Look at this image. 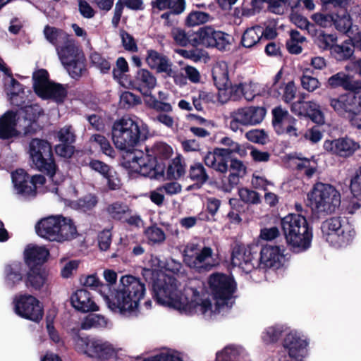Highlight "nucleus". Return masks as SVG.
Returning a JSON list of instances; mask_svg holds the SVG:
<instances>
[{
    "mask_svg": "<svg viewBox=\"0 0 361 361\" xmlns=\"http://www.w3.org/2000/svg\"><path fill=\"white\" fill-rule=\"evenodd\" d=\"M171 37L176 44L180 47L191 45L194 47L198 46V30L197 32H185L180 27H173L171 30Z\"/></svg>",
    "mask_w": 361,
    "mask_h": 361,
    "instance_id": "c9c22d12",
    "label": "nucleus"
},
{
    "mask_svg": "<svg viewBox=\"0 0 361 361\" xmlns=\"http://www.w3.org/2000/svg\"><path fill=\"white\" fill-rule=\"evenodd\" d=\"M312 212L318 216H325L336 212L341 204V195L332 185L316 183L307 195Z\"/></svg>",
    "mask_w": 361,
    "mask_h": 361,
    "instance_id": "0eeeda50",
    "label": "nucleus"
},
{
    "mask_svg": "<svg viewBox=\"0 0 361 361\" xmlns=\"http://www.w3.org/2000/svg\"><path fill=\"white\" fill-rule=\"evenodd\" d=\"M78 235L77 228L73 220L60 215V223L55 241L71 240L75 238Z\"/></svg>",
    "mask_w": 361,
    "mask_h": 361,
    "instance_id": "72a5a7b5",
    "label": "nucleus"
},
{
    "mask_svg": "<svg viewBox=\"0 0 361 361\" xmlns=\"http://www.w3.org/2000/svg\"><path fill=\"white\" fill-rule=\"evenodd\" d=\"M238 195L240 200L243 203L257 204L261 202L259 194L247 188H242L239 189Z\"/></svg>",
    "mask_w": 361,
    "mask_h": 361,
    "instance_id": "13d9d810",
    "label": "nucleus"
},
{
    "mask_svg": "<svg viewBox=\"0 0 361 361\" xmlns=\"http://www.w3.org/2000/svg\"><path fill=\"white\" fill-rule=\"evenodd\" d=\"M148 126L142 121L123 116L112 126V140L116 147L126 154L134 152L135 147L145 141L149 136Z\"/></svg>",
    "mask_w": 361,
    "mask_h": 361,
    "instance_id": "7ed1b4c3",
    "label": "nucleus"
},
{
    "mask_svg": "<svg viewBox=\"0 0 361 361\" xmlns=\"http://www.w3.org/2000/svg\"><path fill=\"white\" fill-rule=\"evenodd\" d=\"M104 277L108 283L100 285L99 293L108 307L123 316L136 315L140 302L145 295V283L140 278L125 275L121 278L118 288L112 290V286L117 281L116 272L111 269L104 270Z\"/></svg>",
    "mask_w": 361,
    "mask_h": 361,
    "instance_id": "f257e3e1",
    "label": "nucleus"
},
{
    "mask_svg": "<svg viewBox=\"0 0 361 361\" xmlns=\"http://www.w3.org/2000/svg\"><path fill=\"white\" fill-rule=\"evenodd\" d=\"M354 43L346 40L340 44H335L332 47L331 55L338 61H345L350 59L354 53Z\"/></svg>",
    "mask_w": 361,
    "mask_h": 361,
    "instance_id": "c03bdc74",
    "label": "nucleus"
},
{
    "mask_svg": "<svg viewBox=\"0 0 361 361\" xmlns=\"http://www.w3.org/2000/svg\"><path fill=\"white\" fill-rule=\"evenodd\" d=\"M60 223V215L42 219L35 226L37 234L50 241H55Z\"/></svg>",
    "mask_w": 361,
    "mask_h": 361,
    "instance_id": "cd10ccee",
    "label": "nucleus"
},
{
    "mask_svg": "<svg viewBox=\"0 0 361 361\" xmlns=\"http://www.w3.org/2000/svg\"><path fill=\"white\" fill-rule=\"evenodd\" d=\"M147 153L135 150L129 152L123 156V166L131 171L139 173L145 177L159 178L163 176L166 165L157 162L146 147Z\"/></svg>",
    "mask_w": 361,
    "mask_h": 361,
    "instance_id": "6e6552de",
    "label": "nucleus"
},
{
    "mask_svg": "<svg viewBox=\"0 0 361 361\" xmlns=\"http://www.w3.org/2000/svg\"><path fill=\"white\" fill-rule=\"evenodd\" d=\"M269 39H271V25H268L265 28L255 25L243 32L240 44L244 47L251 48Z\"/></svg>",
    "mask_w": 361,
    "mask_h": 361,
    "instance_id": "5701e85b",
    "label": "nucleus"
},
{
    "mask_svg": "<svg viewBox=\"0 0 361 361\" xmlns=\"http://www.w3.org/2000/svg\"><path fill=\"white\" fill-rule=\"evenodd\" d=\"M189 178L195 182L190 188H200L208 181L209 176L203 164L200 162H195L190 167Z\"/></svg>",
    "mask_w": 361,
    "mask_h": 361,
    "instance_id": "a19ab883",
    "label": "nucleus"
},
{
    "mask_svg": "<svg viewBox=\"0 0 361 361\" xmlns=\"http://www.w3.org/2000/svg\"><path fill=\"white\" fill-rule=\"evenodd\" d=\"M98 202L99 198L97 195L88 193L78 199L75 205L78 209L87 212L94 209L97 205Z\"/></svg>",
    "mask_w": 361,
    "mask_h": 361,
    "instance_id": "3c124183",
    "label": "nucleus"
},
{
    "mask_svg": "<svg viewBox=\"0 0 361 361\" xmlns=\"http://www.w3.org/2000/svg\"><path fill=\"white\" fill-rule=\"evenodd\" d=\"M72 306L81 312H96L99 310V306L92 300L90 292L85 288L77 290L71 297Z\"/></svg>",
    "mask_w": 361,
    "mask_h": 361,
    "instance_id": "a878e982",
    "label": "nucleus"
},
{
    "mask_svg": "<svg viewBox=\"0 0 361 361\" xmlns=\"http://www.w3.org/2000/svg\"><path fill=\"white\" fill-rule=\"evenodd\" d=\"M214 83L219 90H226L230 85L228 73L226 69L214 70L212 71Z\"/></svg>",
    "mask_w": 361,
    "mask_h": 361,
    "instance_id": "4d7b16f0",
    "label": "nucleus"
},
{
    "mask_svg": "<svg viewBox=\"0 0 361 361\" xmlns=\"http://www.w3.org/2000/svg\"><path fill=\"white\" fill-rule=\"evenodd\" d=\"M44 33L47 41L56 47L61 63L70 76L79 79L86 71L85 57L75 45V39L64 30L49 25L44 27Z\"/></svg>",
    "mask_w": 361,
    "mask_h": 361,
    "instance_id": "f03ea898",
    "label": "nucleus"
},
{
    "mask_svg": "<svg viewBox=\"0 0 361 361\" xmlns=\"http://www.w3.org/2000/svg\"><path fill=\"white\" fill-rule=\"evenodd\" d=\"M324 239L334 247L348 245L355 235L353 226L339 217H333L324 221L321 226Z\"/></svg>",
    "mask_w": 361,
    "mask_h": 361,
    "instance_id": "9b49d317",
    "label": "nucleus"
},
{
    "mask_svg": "<svg viewBox=\"0 0 361 361\" xmlns=\"http://www.w3.org/2000/svg\"><path fill=\"white\" fill-rule=\"evenodd\" d=\"M324 149L333 154L341 157H348L360 148L358 142L348 137L324 142Z\"/></svg>",
    "mask_w": 361,
    "mask_h": 361,
    "instance_id": "4be33fe9",
    "label": "nucleus"
},
{
    "mask_svg": "<svg viewBox=\"0 0 361 361\" xmlns=\"http://www.w3.org/2000/svg\"><path fill=\"white\" fill-rule=\"evenodd\" d=\"M12 181L18 194L35 197V188L31 189L30 175L24 169H18L12 173Z\"/></svg>",
    "mask_w": 361,
    "mask_h": 361,
    "instance_id": "2f4dec72",
    "label": "nucleus"
},
{
    "mask_svg": "<svg viewBox=\"0 0 361 361\" xmlns=\"http://www.w3.org/2000/svg\"><path fill=\"white\" fill-rule=\"evenodd\" d=\"M333 25L338 31L349 34L353 22L350 16L346 11H343L341 13H334Z\"/></svg>",
    "mask_w": 361,
    "mask_h": 361,
    "instance_id": "49530a36",
    "label": "nucleus"
},
{
    "mask_svg": "<svg viewBox=\"0 0 361 361\" xmlns=\"http://www.w3.org/2000/svg\"><path fill=\"white\" fill-rule=\"evenodd\" d=\"M44 113V109L37 104L27 105L23 108V111H20V114L23 115L25 120L28 121L30 123L37 122Z\"/></svg>",
    "mask_w": 361,
    "mask_h": 361,
    "instance_id": "864d4df0",
    "label": "nucleus"
},
{
    "mask_svg": "<svg viewBox=\"0 0 361 361\" xmlns=\"http://www.w3.org/2000/svg\"><path fill=\"white\" fill-rule=\"evenodd\" d=\"M125 87L137 90L144 96L150 95L157 85L156 77L145 68L138 69L135 75L128 78Z\"/></svg>",
    "mask_w": 361,
    "mask_h": 361,
    "instance_id": "f3484780",
    "label": "nucleus"
},
{
    "mask_svg": "<svg viewBox=\"0 0 361 361\" xmlns=\"http://www.w3.org/2000/svg\"><path fill=\"white\" fill-rule=\"evenodd\" d=\"M231 262L247 273L258 269L266 274L271 268V245L259 247L258 245L236 243L232 249Z\"/></svg>",
    "mask_w": 361,
    "mask_h": 361,
    "instance_id": "20e7f679",
    "label": "nucleus"
},
{
    "mask_svg": "<svg viewBox=\"0 0 361 361\" xmlns=\"http://www.w3.org/2000/svg\"><path fill=\"white\" fill-rule=\"evenodd\" d=\"M146 104L148 108L153 109L159 114L170 113L173 110L172 106L170 103L158 100L154 97H151V98L146 102Z\"/></svg>",
    "mask_w": 361,
    "mask_h": 361,
    "instance_id": "0e129e2a",
    "label": "nucleus"
},
{
    "mask_svg": "<svg viewBox=\"0 0 361 361\" xmlns=\"http://www.w3.org/2000/svg\"><path fill=\"white\" fill-rule=\"evenodd\" d=\"M14 310L19 317L35 322H39L44 315L40 302L31 295H22L14 300Z\"/></svg>",
    "mask_w": 361,
    "mask_h": 361,
    "instance_id": "dca6fc26",
    "label": "nucleus"
},
{
    "mask_svg": "<svg viewBox=\"0 0 361 361\" xmlns=\"http://www.w3.org/2000/svg\"><path fill=\"white\" fill-rule=\"evenodd\" d=\"M299 2H302L309 11L315 8L314 0H272V13L283 14L288 6L293 8L298 6Z\"/></svg>",
    "mask_w": 361,
    "mask_h": 361,
    "instance_id": "4c0bfd02",
    "label": "nucleus"
},
{
    "mask_svg": "<svg viewBox=\"0 0 361 361\" xmlns=\"http://www.w3.org/2000/svg\"><path fill=\"white\" fill-rule=\"evenodd\" d=\"M120 104L123 108L129 109L141 104V98L129 91H125L120 96Z\"/></svg>",
    "mask_w": 361,
    "mask_h": 361,
    "instance_id": "774afa93",
    "label": "nucleus"
},
{
    "mask_svg": "<svg viewBox=\"0 0 361 361\" xmlns=\"http://www.w3.org/2000/svg\"><path fill=\"white\" fill-rule=\"evenodd\" d=\"M50 255L49 250L45 246L29 244L24 252V261L27 267H44Z\"/></svg>",
    "mask_w": 361,
    "mask_h": 361,
    "instance_id": "393cba45",
    "label": "nucleus"
},
{
    "mask_svg": "<svg viewBox=\"0 0 361 361\" xmlns=\"http://www.w3.org/2000/svg\"><path fill=\"white\" fill-rule=\"evenodd\" d=\"M48 279V271L44 267H28L25 283L27 288L40 290Z\"/></svg>",
    "mask_w": 361,
    "mask_h": 361,
    "instance_id": "7c9ffc66",
    "label": "nucleus"
},
{
    "mask_svg": "<svg viewBox=\"0 0 361 361\" xmlns=\"http://www.w3.org/2000/svg\"><path fill=\"white\" fill-rule=\"evenodd\" d=\"M29 153L36 169L53 180L59 169L51 143L47 140L32 138L29 143Z\"/></svg>",
    "mask_w": 361,
    "mask_h": 361,
    "instance_id": "1a4fd4ad",
    "label": "nucleus"
},
{
    "mask_svg": "<svg viewBox=\"0 0 361 361\" xmlns=\"http://www.w3.org/2000/svg\"><path fill=\"white\" fill-rule=\"evenodd\" d=\"M209 19L210 15L208 13L192 11L187 16L185 25L188 27L200 25L206 23Z\"/></svg>",
    "mask_w": 361,
    "mask_h": 361,
    "instance_id": "5fc2aeb1",
    "label": "nucleus"
},
{
    "mask_svg": "<svg viewBox=\"0 0 361 361\" xmlns=\"http://www.w3.org/2000/svg\"><path fill=\"white\" fill-rule=\"evenodd\" d=\"M280 221L287 243L294 252H303L310 247L312 231L304 216L290 214Z\"/></svg>",
    "mask_w": 361,
    "mask_h": 361,
    "instance_id": "39448f33",
    "label": "nucleus"
},
{
    "mask_svg": "<svg viewBox=\"0 0 361 361\" xmlns=\"http://www.w3.org/2000/svg\"><path fill=\"white\" fill-rule=\"evenodd\" d=\"M266 109L250 106L233 111L230 114L229 128L233 132L243 131V128L259 124L266 115Z\"/></svg>",
    "mask_w": 361,
    "mask_h": 361,
    "instance_id": "4468645a",
    "label": "nucleus"
},
{
    "mask_svg": "<svg viewBox=\"0 0 361 361\" xmlns=\"http://www.w3.org/2000/svg\"><path fill=\"white\" fill-rule=\"evenodd\" d=\"M230 174L226 178V182L222 180V188L226 192H230L234 187L237 186L240 182V178H243L246 173V166L243 161L237 159L229 160Z\"/></svg>",
    "mask_w": 361,
    "mask_h": 361,
    "instance_id": "c85d7f7f",
    "label": "nucleus"
},
{
    "mask_svg": "<svg viewBox=\"0 0 361 361\" xmlns=\"http://www.w3.org/2000/svg\"><path fill=\"white\" fill-rule=\"evenodd\" d=\"M77 351L99 361H118L117 352L111 344L78 336L75 341Z\"/></svg>",
    "mask_w": 361,
    "mask_h": 361,
    "instance_id": "ddd939ff",
    "label": "nucleus"
},
{
    "mask_svg": "<svg viewBox=\"0 0 361 361\" xmlns=\"http://www.w3.org/2000/svg\"><path fill=\"white\" fill-rule=\"evenodd\" d=\"M106 211L114 220L122 221L125 216L131 213L129 206L123 202L116 201L107 206Z\"/></svg>",
    "mask_w": 361,
    "mask_h": 361,
    "instance_id": "79ce46f5",
    "label": "nucleus"
},
{
    "mask_svg": "<svg viewBox=\"0 0 361 361\" xmlns=\"http://www.w3.org/2000/svg\"><path fill=\"white\" fill-rule=\"evenodd\" d=\"M207 283L216 306L228 305L237 290V283L233 276L224 273L212 274L208 277Z\"/></svg>",
    "mask_w": 361,
    "mask_h": 361,
    "instance_id": "f8f14e48",
    "label": "nucleus"
},
{
    "mask_svg": "<svg viewBox=\"0 0 361 361\" xmlns=\"http://www.w3.org/2000/svg\"><path fill=\"white\" fill-rule=\"evenodd\" d=\"M129 71V66L127 61L124 57H118L116 62V67L113 68L112 74L115 80H116L122 86H125L128 82L130 75L126 73Z\"/></svg>",
    "mask_w": 361,
    "mask_h": 361,
    "instance_id": "37998d69",
    "label": "nucleus"
},
{
    "mask_svg": "<svg viewBox=\"0 0 361 361\" xmlns=\"http://www.w3.org/2000/svg\"><path fill=\"white\" fill-rule=\"evenodd\" d=\"M232 37L228 33L205 25L198 30V45L215 48L219 51L229 49Z\"/></svg>",
    "mask_w": 361,
    "mask_h": 361,
    "instance_id": "2eb2a0df",
    "label": "nucleus"
},
{
    "mask_svg": "<svg viewBox=\"0 0 361 361\" xmlns=\"http://www.w3.org/2000/svg\"><path fill=\"white\" fill-rule=\"evenodd\" d=\"M230 152L221 147H215L208 151L202 157L204 164L220 174H225L228 170L231 159Z\"/></svg>",
    "mask_w": 361,
    "mask_h": 361,
    "instance_id": "aec40b11",
    "label": "nucleus"
},
{
    "mask_svg": "<svg viewBox=\"0 0 361 361\" xmlns=\"http://www.w3.org/2000/svg\"><path fill=\"white\" fill-rule=\"evenodd\" d=\"M90 141L96 142L105 155L110 157H114L116 156L114 149L111 146L109 140L104 135L101 134L92 135Z\"/></svg>",
    "mask_w": 361,
    "mask_h": 361,
    "instance_id": "6e6d98bb",
    "label": "nucleus"
},
{
    "mask_svg": "<svg viewBox=\"0 0 361 361\" xmlns=\"http://www.w3.org/2000/svg\"><path fill=\"white\" fill-rule=\"evenodd\" d=\"M67 94V89L63 85L51 82L38 96L43 99H51L57 104H62Z\"/></svg>",
    "mask_w": 361,
    "mask_h": 361,
    "instance_id": "f704fd0d",
    "label": "nucleus"
},
{
    "mask_svg": "<svg viewBox=\"0 0 361 361\" xmlns=\"http://www.w3.org/2000/svg\"><path fill=\"white\" fill-rule=\"evenodd\" d=\"M327 85L331 88L342 87L343 89L350 91H354L357 88V85L352 81L350 76L342 71L329 78Z\"/></svg>",
    "mask_w": 361,
    "mask_h": 361,
    "instance_id": "ea45409f",
    "label": "nucleus"
},
{
    "mask_svg": "<svg viewBox=\"0 0 361 361\" xmlns=\"http://www.w3.org/2000/svg\"><path fill=\"white\" fill-rule=\"evenodd\" d=\"M125 6L134 11H140L144 9L142 0H125L123 3L116 2L114 16L111 20V23L114 28H117L118 27Z\"/></svg>",
    "mask_w": 361,
    "mask_h": 361,
    "instance_id": "58836bf2",
    "label": "nucleus"
},
{
    "mask_svg": "<svg viewBox=\"0 0 361 361\" xmlns=\"http://www.w3.org/2000/svg\"><path fill=\"white\" fill-rule=\"evenodd\" d=\"M337 41V37L332 34H326L321 32L317 39V43L318 47L323 50L329 49L332 51V47L335 46V43Z\"/></svg>",
    "mask_w": 361,
    "mask_h": 361,
    "instance_id": "680f3d73",
    "label": "nucleus"
},
{
    "mask_svg": "<svg viewBox=\"0 0 361 361\" xmlns=\"http://www.w3.org/2000/svg\"><path fill=\"white\" fill-rule=\"evenodd\" d=\"M212 253L211 247L204 246L195 254H184V262L188 267L196 269L200 272L209 271L213 267V264L205 262L208 258L212 257Z\"/></svg>",
    "mask_w": 361,
    "mask_h": 361,
    "instance_id": "bb28decb",
    "label": "nucleus"
},
{
    "mask_svg": "<svg viewBox=\"0 0 361 361\" xmlns=\"http://www.w3.org/2000/svg\"><path fill=\"white\" fill-rule=\"evenodd\" d=\"M152 157L157 159V162L165 164L168 161L172 154L171 147L164 142L156 143L153 147L149 150Z\"/></svg>",
    "mask_w": 361,
    "mask_h": 361,
    "instance_id": "a18cd8bd",
    "label": "nucleus"
},
{
    "mask_svg": "<svg viewBox=\"0 0 361 361\" xmlns=\"http://www.w3.org/2000/svg\"><path fill=\"white\" fill-rule=\"evenodd\" d=\"M296 94V87L293 81L288 82L286 85L280 87V91L275 92L274 96H282V99L288 103L291 102Z\"/></svg>",
    "mask_w": 361,
    "mask_h": 361,
    "instance_id": "052dcab7",
    "label": "nucleus"
},
{
    "mask_svg": "<svg viewBox=\"0 0 361 361\" xmlns=\"http://www.w3.org/2000/svg\"><path fill=\"white\" fill-rule=\"evenodd\" d=\"M288 255L283 246H272V269L277 270L286 267Z\"/></svg>",
    "mask_w": 361,
    "mask_h": 361,
    "instance_id": "09e8293b",
    "label": "nucleus"
},
{
    "mask_svg": "<svg viewBox=\"0 0 361 361\" xmlns=\"http://www.w3.org/2000/svg\"><path fill=\"white\" fill-rule=\"evenodd\" d=\"M215 361H251V360L244 348L230 344L216 353Z\"/></svg>",
    "mask_w": 361,
    "mask_h": 361,
    "instance_id": "c756f323",
    "label": "nucleus"
},
{
    "mask_svg": "<svg viewBox=\"0 0 361 361\" xmlns=\"http://www.w3.org/2000/svg\"><path fill=\"white\" fill-rule=\"evenodd\" d=\"M238 89L247 101H252L257 95H259L260 92L258 85L251 82L249 83L240 84Z\"/></svg>",
    "mask_w": 361,
    "mask_h": 361,
    "instance_id": "69168bd1",
    "label": "nucleus"
},
{
    "mask_svg": "<svg viewBox=\"0 0 361 361\" xmlns=\"http://www.w3.org/2000/svg\"><path fill=\"white\" fill-rule=\"evenodd\" d=\"M106 323L104 317L100 314H90L87 315L81 324L83 329H90L92 327H99Z\"/></svg>",
    "mask_w": 361,
    "mask_h": 361,
    "instance_id": "338daca9",
    "label": "nucleus"
},
{
    "mask_svg": "<svg viewBox=\"0 0 361 361\" xmlns=\"http://www.w3.org/2000/svg\"><path fill=\"white\" fill-rule=\"evenodd\" d=\"M146 62L152 69L157 70V73H165L168 76L174 78L176 82L177 81L178 76L173 71L172 63L166 56L159 53L156 50L149 49L147 50Z\"/></svg>",
    "mask_w": 361,
    "mask_h": 361,
    "instance_id": "b1692460",
    "label": "nucleus"
},
{
    "mask_svg": "<svg viewBox=\"0 0 361 361\" xmlns=\"http://www.w3.org/2000/svg\"><path fill=\"white\" fill-rule=\"evenodd\" d=\"M308 342L300 333L293 331L288 333L283 341V347L290 358L302 361L307 354Z\"/></svg>",
    "mask_w": 361,
    "mask_h": 361,
    "instance_id": "a211bd4d",
    "label": "nucleus"
},
{
    "mask_svg": "<svg viewBox=\"0 0 361 361\" xmlns=\"http://www.w3.org/2000/svg\"><path fill=\"white\" fill-rule=\"evenodd\" d=\"M329 106L340 116L347 118L355 127L361 128V97L360 92H348L329 98Z\"/></svg>",
    "mask_w": 361,
    "mask_h": 361,
    "instance_id": "9d476101",
    "label": "nucleus"
},
{
    "mask_svg": "<svg viewBox=\"0 0 361 361\" xmlns=\"http://www.w3.org/2000/svg\"><path fill=\"white\" fill-rule=\"evenodd\" d=\"M141 274L146 282L152 283L153 297L158 304L170 303L178 296V281L173 276L149 268H142Z\"/></svg>",
    "mask_w": 361,
    "mask_h": 361,
    "instance_id": "423d86ee",
    "label": "nucleus"
},
{
    "mask_svg": "<svg viewBox=\"0 0 361 361\" xmlns=\"http://www.w3.org/2000/svg\"><path fill=\"white\" fill-rule=\"evenodd\" d=\"M274 120L272 122L274 128L278 134L286 133L289 136L297 137L298 129L295 127L296 120L291 116L287 110L281 107L272 111Z\"/></svg>",
    "mask_w": 361,
    "mask_h": 361,
    "instance_id": "412c9836",
    "label": "nucleus"
},
{
    "mask_svg": "<svg viewBox=\"0 0 361 361\" xmlns=\"http://www.w3.org/2000/svg\"><path fill=\"white\" fill-rule=\"evenodd\" d=\"M290 161L298 170L303 171L308 177H311L315 172L317 164L314 160L293 157Z\"/></svg>",
    "mask_w": 361,
    "mask_h": 361,
    "instance_id": "603ef678",
    "label": "nucleus"
},
{
    "mask_svg": "<svg viewBox=\"0 0 361 361\" xmlns=\"http://www.w3.org/2000/svg\"><path fill=\"white\" fill-rule=\"evenodd\" d=\"M91 63L99 68L102 73H107L111 69V63L102 54L94 51L90 56Z\"/></svg>",
    "mask_w": 361,
    "mask_h": 361,
    "instance_id": "bf43d9fd",
    "label": "nucleus"
},
{
    "mask_svg": "<svg viewBox=\"0 0 361 361\" xmlns=\"http://www.w3.org/2000/svg\"><path fill=\"white\" fill-rule=\"evenodd\" d=\"M32 80L33 89L37 95L51 82L49 80L48 71L43 68L39 69L33 73Z\"/></svg>",
    "mask_w": 361,
    "mask_h": 361,
    "instance_id": "de8ad7c7",
    "label": "nucleus"
},
{
    "mask_svg": "<svg viewBox=\"0 0 361 361\" xmlns=\"http://www.w3.org/2000/svg\"><path fill=\"white\" fill-rule=\"evenodd\" d=\"M56 137L59 143L73 145L76 135L72 131V127L69 126L60 128L56 133Z\"/></svg>",
    "mask_w": 361,
    "mask_h": 361,
    "instance_id": "e2e57ef3",
    "label": "nucleus"
},
{
    "mask_svg": "<svg viewBox=\"0 0 361 361\" xmlns=\"http://www.w3.org/2000/svg\"><path fill=\"white\" fill-rule=\"evenodd\" d=\"M178 296L175 300H171L170 303L180 311L184 312L188 314H193L197 313L205 314L212 309V302L209 299L200 298V295L197 290H195L193 296L195 299L190 301L183 302L181 298Z\"/></svg>",
    "mask_w": 361,
    "mask_h": 361,
    "instance_id": "6ab92c4d",
    "label": "nucleus"
},
{
    "mask_svg": "<svg viewBox=\"0 0 361 361\" xmlns=\"http://www.w3.org/2000/svg\"><path fill=\"white\" fill-rule=\"evenodd\" d=\"M5 283L13 288L23 281V264L19 262H13L7 264L4 268Z\"/></svg>",
    "mask_w": 361,
    "mask_h": 361,
    "instance_id": "e433bc0d",
    "label": "nucleus"
},
{
    "mask_svg": "<svg viewBox=\"0 0 361 361\" xmlns=\"http://www.w3.org/2000/svg\"><path fill=\"white\" fill-rule=\"evenodd\" d=\"M17 113L8 111L0 118V138L6 140L16 135Z\"/></svg>",
    "mask_w": 361,
    "mask_h": 361,
    "instance_id": "473e14b6",
    "label": "nucleus"
},
{
    "mask_svg": "<svg viewBox=\"0 0 361 361\" xmlns=\"http://www.w3.org/2000/svg\"><path fill=\"white\" fill-rule=\"evenodd\" d=\"M145 235L150 245H160L166 240V234L164 231L157 224L147 227L145 231Z\"/></svg>",
    "mask_w": 361,
    "mask_h": 361,
    "instance_id": "8fccbe9b",
    "label": "nucleus"
}]
</instances>
